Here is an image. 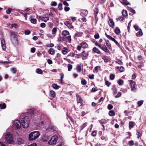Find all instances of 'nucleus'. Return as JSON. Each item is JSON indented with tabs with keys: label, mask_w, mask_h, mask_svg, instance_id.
Here are the masks:
<instances>
[{
	"label": "nucleus",
	"mask_w": 146,
	"mask_h": 146,
	"mask_svg": "<svg viewBox=\"0 0 146 146\" xmlns=\"http://www.w3.org/2000/svg\"><path fill=\"white\" fill-rule=\"evenodd\" d=\"M142 134V132L141 131H137V138H139V137H140L141 136Z\"/></svg>",
	"instance_id": "obj_38"
},
{
	"label": "nucleus",
	"mask_w": 146,
	"mask_h": 146,
	"mask_svg": "<svg viewBox=\"0 0 146 146\" xmlns=\"http://www.w3.org/2000/svg\"><path fill=\"white\" fill-rule=\"evenodd\" d=\"M8 8L7 10L6 11V12L7 14H10L12 10V9L11 8H9V7H5V9H6Z\"/></svg>",
	"instance_id": "obj_23"
},
{
	"label": "nucleus",
	"mask_w": 146,
	"mask_h": 146,
	"mask_svg": "<svg viewBox=\"0 0 146 146\" xmlns=\"http://www.w3.org/2000/svg\"><path fill=\"white\" fill-rule=\"evenodd\" d=\"M42 20L45 22H46L49 20V18L48 17H43L42 18Z\"/></svg>",
	"instance_id": "obj_49"
},
{
	"label": "nucleus",
	"mask_w": 146,
	"mask_h": 146,
	"mask_svg": "<svg viewBox=\"0 0 146 146\" xmlns=\"http://www.w3.org/2000/svg\"><path fill=\"white\" fill-rule=\"evenodd\" d=\"M69 32L66 30H64L63 31L62 33V35L64 36H66L67 35H69Z\"/></svg>",
	"instance_id": "obj_24"
},
{
	"label": "nucleus",
	"mask_w": 146,
	"mask_h": 146,
	"mask_svg": "<svg viewBox=\"0 0 146 146\" xmlns=\"http://www.w3.org/2000/svg\"><path fill=\"white\" fill-rule=\"evenodd\" d=\"M105 34L106 36L108 39L111 40L112 41L114 39V38L112 37L111 36L107 35L106 33H105Z\"/></svg>",
	"instance_id": "obj_37"
},
{
	"label": "nucleus",
	"mask_w": 146,
	"mask_h": 146,
	"mask_svg": "<svg viewBox=\"0 0 146 146\" xmlns=\"http://www.w3.org/2000/svg\"><path fill=\"white\" fill-rule=\"evenodd\" d=\"M121 92H118V93L117 94V95L115 96V98H119V97H120V96H121Z\"/></svg>",
	"instance_id": "obj_51"
},
{
	"label": "nucleus",
	"mask_w": 146,
	"mask_h": 146,
	"mask_svg": "<svg viewBox=\"0 0 146 146\" xmlns=\"http://www.w3.org/2000/svg\"><path fill=\"white\" fill-rule=\"evenodd\" d=\"M48 53L52 55L54 54L55 53L54 49L52 48H50L48 51Z\"/></svg>",
	"instance_id": "obj_27"
},
{
	"label": "nucleus",
	"mask_w": 146,
	"mask_h": 146,
	"mask_svg": "<svg viewBox=\"0 0 146 146\" xmlns=\"http://www.w3.org/2000/svg\"><path fill=\"white\" fill-rule=\"evenodd\" d=\"M29 117L26 116L22 118L21 121V124L23 128H27L29 125Z\"/></svg>",
	"instance_id": "obj_2"
},
{
	"label": "nucleus",
	"mask_w": 146,
	"mask_h": 146,
	"mask_svg": "<svg viewBox=\"0 0 146 146\" xmlns=\"http://www.w3.org/2000/svg\"><path fill=\"white\" fill-rule=\"evenodd\" d=\"M76 70L77 72H80L81 71V66L79 65L78 66Z\"/></svg>",
	"instance_id": "obj_50"
},
{
	"label": "nucleus",
	"mask_w": 146,
	"mask_h": 146,
	"mask_svg": "<svg viewBox=\"0 0 146 146\" xmlns=\"http://www.w3.org/2000/svg\"><path fill=\"white\" fill-rule=\"evenodd\" d=\"M41 124L40 123V121L38 122L37 123H36V125L38 129H40L42 127V126L41 125Z\"/></svg>",
	"instance_id": "obj_29"
},
{
	"label": "nucleus",
	"mask_w": 146,
	"mask_h": 146,
	"mask_svg": "<svg viewBox=\"0 0 146 146\" xmlns=\"http://www.w3.org/2000/svg\"><path fill=\"white\" fill-rule=\"evenodd\" d=\"M64 24L70 29H72L73 27V26L72 25L69 21H66L64 23Z\"/></svg>",
	"instance_id": "obj_11"
},
{
	"label": "nucleus",
	"mask_w": 146,
	"mask_h": 146,
	"mask_svg": "<svg viewBox=\"0 0 146 146\" xmlns=\"http://www.w3.org/2000/svg\"><path fill=\"white\" fill-rule=\"evenodd\" d=\"M106 42V46L108 48L110 49H111V45L109 41L108 40H105Z\"/></svg>",
	"instance_id": "obj_16"
},
{
	"label": "nucleus",
	"mask_w": 146,
	"mask_h": 146,
	"mask_svg": "<svg viewBox=\"0 0 146 146\" xmlns=\"http://www.w3.org/2000/svg\"><path fill=\"white\" fill-rule=\"evenodd\" d=\"M88 14V11L86 10H82L81 13L80 15L82 17H85Z\"/></svg>",
	"instance_id": "obj_10"
},
{
	"label": "nucleus",
	"mask_w": 146,
	"mask_h": 146,
	"mask_svg": "<svg viewBox=\"0 0 146 146\" xmlns=\"http://www.w3.org/2000/svg\"><path fill=\"white\" fill-rule=\"evenodd\" d=\"M133 27L134 28L135 30L137 31H139L140 29H141L139 27L136 25H134Z\"/></svg>",
	"instance_id": "obj_44"
},
{
	"label": "nucleus",
	"mask_w": 146,
	"mask_h": 146,
	"mask_svg": "<svg viewBox=\"0 0 146 146\" xmlns=\"http://www.w3.org/2000/svg\"><path fill=\"white\" fill-rule=\"evenodd\" d=\"M32 16H31L30 17V21L32 23L35 24L37 21V20L35 18H33L32 17Z\"/></svg>",
	"instance_id": "obj_21"
},
{
	"label": "nucleus",
	"mask_w": 146,
	"mask_h": 146,
	"mask_svg": "<svg viewBox=\"0 0 146 146\" xmlns=\"http://www.w3.org/2000/svg\"><path fill=\"white\" fill-rule=\"evenodd\" d=\"M120 2L122 4L127 5L129 4V3L127 1V0H120Z\"/></svg>",
	"instance_id": "obj_22"
},
{
	"label": "nucleus",
	"mask_w": 146,
	"mask_h": 146,
	"mask_svg": "<svg viewBox=\"0 0 146 146\" xmlns=\"http://www.w3.org/2000/svg\"><path fill=\"white\" fill-rule=\"evenodd\" d=\"M117 20H119L120 21H122L124 20V18L122 17H119L116 19Z\"/></svg>",
	"instance_id": "obj_62"
},
{
	"label": "nucleus",
	"mask_w": 146,
	"mask_h": 146,
	"mask_svg": "<svg viewBox=\"0 0 146 146\" xmlns=\"http://www.w3.org/2000/svg\"><path fill=\"white\" fill-rule=\"evenodd\" d=\"M58 39L60 41H63L65 40V38L64 37L60 36L58 38Z\"/></svg>",
	"instance_id": "obj_48"
},
{
	"label": "nucleus",
	"mask_w": 146,
	"mask_h": 146,
	"mask_svg": "<svg viewBox=\"0 0 146 146\" xmlns=\"http://www.w3.org/2000/svg\"><path fill=\"white\" fill-rule=\"evenodd\" d=\"M40 133L39 131H34L30 133L29 135V140L33 141L39 137Z\"/></svg>",
	"instance_id": "obj_3"
},
{
	"label": "nucleus",
	"mask_w": 146,
	"mask_h": 146,
	"mask_svg": "<svg viewBox=\"0 0 146 146\" xmlns=\"http://www.w3.org/2000/svg\"><path fill=\"white\" fill-rule=\"evenodd\" d=\"M124 68L123 66H121L119 68V71L121 72H123L124 70Z\"/></svg>",
	"instance_id": "obj_63"
},
{
	"label": "nucleus",
	"mask_w": 146,
	"mask_h": 146,
	"mask_svg": "<svg viewBox=\"0 0 146 146\" xmlns=\"http://www.w3.org/2000/svg\"><path fill=\"white\" fill-rule=\"evenodd\" d=\"M143 100H140L138 101L137 104L139 106H141L143 103Z\"/></svg>",
	"instance_id": "obj_45"
},
{
	"label": "nucleus",
	"mask_w": 146,
	"mask_h": 146,
	"mask_svg": "<svg viewBox=\"0 0 146 146\" xmlns=\"http://www.w3.org/2000/svg\"><path fill=\"white\" fill-rule=\"evenodd\" d=\"M58 139V137L56 135L52 136L48 141V143L50 145L54 144L56 143Z\"/></svg>",
	"instance_id": "obj_6"
},
{
	"label": "nucleus",
	"mask_w": 146,
	"mask_h": 146,
	"mask_svg": "<svg viewBox=\"0 0 146 146\" xmlns=\"http://www.w3.org/2000/svg\"><path fill=\"white\" fill-rule=\"evenodd\" d=\"M99 121L100 124L102 125L103 127V130H105V126L104 125V124L106 123H107V121L105 119H102L101 120H99Z\"/></svg>",
	"instance_id": "obj_9"
},
{
	"label": "nucleus",
	"mask_w": 146,
	"mask_h": 146,
	"mask_svg": "<svg viewBox=\"0 0 146 146\" xmlns=\"http://www.w3.org/2000/svg\"><path fill=\"white\" fill-rule=\"evenodd\" d=\"M36 72L38 74H42L43 73L42 71L40 68H37L36 70Z\"/></svg>",
	"instance_id": "obj_31"
},
{
	"label": "nucleus",
	"mask_w": 146,
	"mask_h": 146,
	"mask_svg": "<svg viewBox=\"0 0 146 146\" xmlns=\"http://www.w3.org/2000/svg\"><path fill=\"white\" fill-rule=\"evenodd\" d=\"M102 58L104 60V62L106 63H107L108 62V57L106 56H102Z\"/></svg>",
	"instance_id": "obj_25"
},
{
	"label": "nucleus",
	"mask_w": 146,
	"mask_h": 146,
	"mask_svg": "<svg viewBox=\"0 0 146 146\" xmlns=\"http://www.w3.org/2000/svg\"><path fill=\"white\" fill-rule=\"evenodd\" d=\"M94 37L95 39H98L100 37L98 33H96L94 35Z\"/></svg>",
	"instance_id": "obj_56"
},
{
	"label": "nucleus",
	"mask_w": 146,
	"mask_h": 146,
	"mask_svg": "<svg viewBox=\"0 0 146 146\" xmlns=\"http://www.w3.org/2000/svg\"><path fill=\"white\" fill-rule=\"evenodd\" d=\"M6 104L5 103L3 104H0V109H5L6 108Z\"/></svg>",
	"instance_id": "obj_28"
},
{
	"label": "nucleus",
	"mask_w": 146,
	"mask_h": 146,
	"mask_svg": "<svg viewBox=\"0 0 146 146\" xmlns=\"http://www.w3.org/2000/svg\"><path fill=\"white\" fill-rule=\"evenodd\" d=\"M102 50L104 51L106 53L109 52L110 51L108 49V48L106 46L104 47H103L102 49Z\"/></svg>",
	"instance_id": "obj_34"
},
{
	"label": "nucleus",
	"mask_w": 146,
	"mask_h": 146,
	"mask_svg": "<svg viewBox=\"0 0 146 146\" xmlns=\"http://www.w3.org/2000/svg\"><path fill=\"white\" fill-rule=\"evenodd\" d=\"M81 83L82 85H86L87 84V82L85 80L83 79L81 80Z\"/></svg>",
	"instance_id": "obj_46"
},
{
	"label": "nucleus",
	"mask_w": 146,
	"mask_h": 146,
	"mask_svg": "<svg viewBox=\"0 0 146 146\" xmlns=\"http://www.w3.org/2000/svg\"><path fill=\"white\" fill-rule=\"evenodd\" d=\"M111 89L113 90V95L116 94L117 92V89L115 86H113Z\"/></svg>",
	"instance_id": "obj_17"
},
{
	"label": "nucleus",
	"mask_w": 146,
	"mask_h": 146,
	"mask_svg": "<svg viewBox=\"0 0 146 146\" xmlns=\"http://www.w3.org/2000/svg\"><path fill=\"white\" fill-rule=\"evenodd\" d=\"M113 41L115 44L118 47H120V45L119 43L115 40V39L114 38V40H113Z\"/></svg>",
	"instance_id": "obj_52"
},
{
	"label": "nucleus",
	"mask_w": 146,
	"mask_h": 146,
	"mask_svg": "<svg viewBox=\"0 0 146 146\" xmlns=\"http://www.w3.org/2000/svg\"><path fill=\"white\" fill-rule=\"evenodd\" d=\"M129 82L130 84V87L131 91L133 92H135L137 90V85L135 82L133 80H129Z\"/></svg>",
	"instance_id": "obj_5"
},
{
	"label": "nucleus",
	"mask_w": 146,
	"mask_h": 146,
	"mask_svg": "<svg viewBox=\"0 0 146 146\" xmlns=\"http://www.w3.org/2000/svg\"><path fill=\"white\" fill-rule=\"evenodd\" d=\"M10 38L11 41L15 45L17 46L18 44L17 38L14 33H11Z\"/></svg>",
	"instance_id": "obj_4"
},
{
	"label": "nucleus",
	"mask_w": 146,
	"mask_h": 146,
	"mask_svg": "<svg viewBox=\"0 0 146 146\" xmlns=\"http://www.w3.org/2000/svg\"><path fill=\"white\" fill-rule=\"evenodd\" d=\"M52 87L54 89H58L60 88L59 86L57 84H52Z\"/></svg>",
	"instance_id": "obj_36"
},
{
	"label": "nucleus",
	"mask_w": 146,
	"mask_h": 146,
	"mask_svg": "<svg viewBox=\"0 0 146 146\" xmlns=\"http://www.w3.org/2000/svg\"><path fill=\"white\" fill-rule=\"evenodd\" d=\"M105 84L108 87L111 84V83L109 82V81L106 80L105 81Z\"/></svg>",
	"instance_id": "obj_61"
},
{
	"label": "nucleus",
	"mask_w": 146,
	"mask_h": 146,
	"mask_svg": "<svg viewBox=\"0 0 146 146\" xmlns=\"http://www.w3.org/2000/svg\"><path fill=\"white\" fill-rule=\"evenodd\" d=\"M13 127L15 128L16 129H18L21 128V123L20 121L18 120H16L13 121Z\"/></svg>",
	"instance_id": "obj_7"
},
{
	"label": "nucleus",
	"mask_w": 146,
	"mask_h": 146,
	"mask_svg": "<svg viewBox=\"0 0 146 146\" xmlns=\"http://www.w3.org/2000/svg\"><path fill=\"white\" fill-rule=\"evenodd\" d=\"M1 41L2 48L3 50H5L6 49V46L5 40L3 38H1Z\"/></svg>",
	"instance_id": "obj_8"
},
{
	"label": "nucleus",
	"mask_w": 146,
	"mask_h": 146,
	"mask_svg": "<svg viewBox=\"0 0 146 146\" xmlns=\"http://www.w3.org/2000/svg\"><path fill=\"white\" fill-rule=\"evenodd\" d=\"M109 114L110 116H113L115 115V113L114 111L113 110H111L109 111Z\"/></svg>",
	"instance_id": "obj_35"
},
{
	"label": "nucleus",
	"mask_w": 146,
	"mask_h": 146,
	"mask_svg": "<svg viewBox=\"0 0 146 146\" xmlns=\"http://www.w3.org/2000/svg\"><path fill=\"white\" fill-rule=\"evenodd\" d=\"M129 145L130 146H132L133 145V141L132 140H131L129 141Z\"/></svg>",
	"instance_id": "obj_54"
},
{
	"label": "nucleus",
	"mask_w": 146,
	"mask_h": 146,
	"mask_svg": "<svg viewBox=\"0 0 146 146\" xmlns=\"http://www.w3.org/2000/svg\"><path fill=\"white\" fill-rule=\"evenodd\" d=\"M98 13V10L97 8H96L95 9V10L94 11V15L95 16V19H96V16H97V15Z\"/></svg>",
	"instance_id": "obj_39"
},
{
	"label": "nucleus",
	"mask_w": 146,
	"mask_h": 146,
	"mask_svg": "<svg viewBox=\"0 0 146 146\" xmlns=\"http://www.w3.org/2000/svg\"><path fill=\"white\" fill-rule=\"evenodd\" d=\"M68 70L70 71L72 68V65L68 64Z\"/></svg>",
	"instance_id": "obj_47"
},
{
	"label": "nucleus",
	"mask_w": 146,
	"mask_h": 146,
	"mask_svg": "<svg viewBox=\"0 0 146 146\" xmlns=\"http://www.w3.org/2000/svg\"><path fill=\"white\" fill-rule=\"evenodd\" d=\"M81 46L83 48H87L88 47V45L86 42H83L81 44Z\"/></svg>",
	"instance_id": "obj_15"
},
{
	"label": "nucleus",
	"mask_w": 146,
	"mask_h": 146,
	"mask_svg": "<svg viewBox=\"0 0 146 146\" xmlns=\"http://www.w3.org/2000/svg\"><path fill=\"white\" fill-rule=\"evenodd\" d=\"M113 107V106L111 104H109L108 106V108L109 110H111L112 109Z\"/></svg>",
	"instance_id": "obj_58"
},
{
	"label": "nucleus",
	"mask_w": 146,
	"mask_h": 146,
	"mask_svg": "<svg viewBox=\"0 0 146 146\" xmlns=\"http://www.w3.org/2000/svg\"><path fill=\"white\" fill-rule=\"evenodd\" d=\"M5 139L7 142L9 144H12L14 143L13 139V135L10 132H7L4 134Z\"/></svg>",
	"instance_id": "obj_1"
},
{
	"label": "nucleus",
	"mask_w": 146,
	"mask_h": 146,
	"mask_svg": "<svg viewBox=\"0 0 146 146\" xmlns=\"http://www.w3.org/2000/svg\"><path fill=\"white\" fill-rule=\"evenodd\" d=\"M110 78L111 80H113L115 78V75L113 74H111L110 75Z\"/></svg>",
	"instance_id": "obj_57"
},
{
	"label": "nucleus",
	"mask_w": 146,
	"mask_h": 146,
	"mask_svg": "<svg viewBox=\"0 0 146 146\" xmlns=\"http://www.w3.org/2000/svg\"><path fill=\"white\" fill-rule=\"evenodd\" d=\"M120 91H121L123 93H125L127 92V90L126 89H123V88H121L120 90Z\"/></svg>",
	"instance_id": "obj_59"
},
{
	"label": "nucleus",
	"mask_w": 146,
	"mask_h": 146,
	"mask_svg": "<svg viewBox=\"0 0 146 146\" xmlns=\"http://www.w3.org/2000/svg\"><path fill=\"white\" fill-rule=\"evenodd\" d=\"M12 28H17L18 27V25L16 23H13L11 25Z\"/></svg>",
	"instance_id": "obj_42"
},
{
	"label": "nucleus",
	"mask_w": 146,
	"mask_h": 146,
	"mask_svg": "<svg viewBox=\"0 0 146 146\" xmlns=\"http://www.w3.org/2000/svg\"><path fill=\"white\" fill-rule=\"evenodd\" d=\"M52 33L53 34H55L57 32V29L56 27L54 28L52 31Z\"/></svg>",
	"instance_id": "obj_43"
},
{
	"label": "nucleus",
	"mask_w": 146,
	"mask_h": 146,
	"mask_svg": "<svg viewBox=\"0 0 146 146\" xmlns=\"http://www.w3.org/2000/svg\"><path fill=\"white\" fill-rule=\"evenodd\" d=\"M83 33L82 32H77L74 35V37H81L82 36Z\"/></svg>",
	"instance_id": "obj_18"
},
{
	"label": "nucleus",
	"mask_w": 146,
	"mask_h": 146,
	"mask_svg": "<svg viewBox=\"0 0 146 146\" xmlns=\"http://www.w3.org/2000/svg\"><path fill=\"white\" fill-rule=\"evenodd\" d=\"M122 15L124 17H127V11L126 10H124L122 12Z\"/></svg>",
	"instance_id": "obj_33"
},
{
	"label": "nucleus",
	"mask_w": 146,
	"mask_h": 146,
	"mask_svg": "<svg viewBox=\"0 0 146 146\" xmlns=\"http://www.w3.org/2000/svg\"><path fill=\"white\" fill-rule=\"evenodd\" d=\"M115 62L120 65H122L123 64L121 60L118 58L116 59H115Z\"/></svg>",
	"instance_id": "obj_32"
},
{
	"label": "nucleus",
	"mask_w": 146,
	"mask_h": 146,
	"mask_svg": "<svg viewBox=\"0 0 146 146\" xmlns=\"http://www.w3.org/2000/svg\"><path fill=\"white\" fill-rule=\"evenodd\" d=\"M49 96L50 97V99L54 98L56 96L55 92L52 90L50 91V92Z\"/></svg>",
	"instance_id": "obj_14"
},
{
	"label": "nucleus",
	"mask_w": 146,
	"mask_h": 146,
	"mask_svg": "<svg viewBox=\"0 0 146 146\" xmlns=\"http://www.w3.org/2000/svg\"><path fill=\"white\" fill-rule=\"evenodd\" d=\"M78 56H84V57H86L87 56H88V54L86 53V52L84 51L83 52H82L80 55H78Z\"/></svg>",
	"instance_id": "obj_40"
},
{
	"label": "nucleus",
	"mask_w": 146,
	"mask_h": 146,
	"mask_svg": "<svg viewBox=\"0 0 146 146\" xmlns=\"http://www.w3.org/2000/svg\"><path fill=\"white\" fill-rule=\"evenodd\" d=\"M109 26L111 28H113L114 27V23L112 19H110L109 21Z\"/></svg>",
	"instance_id": "obj_13"
},
{
	"label": "nucleus",
	"mask_w": 146,
	"mask_h": 146,
	"mask_svg": "<svg viewBox=\"0 0 146 146\" xmlns=\"http://www.w3.org/2000/svg\"><path fill=\"white\" fill-rule=\"evenodd\" d=\"M92 51L95 53H96L98 54L100 53V51L97 48L94 47L92 49Z\"/></svg>",
	"instance_id": "obj_19"
},
{
	"label": "nucleus",
	"mask_w": 146,
	"mask_h": 146,
	"mask_svg": "<svg viewBox=\"0 0 146 146\" xmlns=\"http://www.w3.org/2000/svg\"><path fill=\"white\" fill-rule=\"evenodd\" d=\"M115 32L117 35H119L120 33V31L118 27L116 28L115 30Z\"/></svg>",
	"instance_id": "obj_26"
},
{
	"label": "nucleus",
	"mask_w": 146,
	"mask_h": 146,
	"mask_svg": "<svg viewBox=\"0 0 146 146\" xmlns=\"http://www.w3.org/2000/svg\"><path fill=\"white\" fill-rule=\"evenodd\" d=\"M27 146H37V145L36 143H33Z\"/></svg>",
	"instance_id": "obj_64"
},
{
	"label": "nucleus",
	"mask_w": 146,
	"mask_h": 146,
	"mask_svg": "<svg viewBox=\"0 0 146 146\" xmlns=\"http://www.w3.org/2000/svg\"><path fill=\"white\" fill-rule=\"evenodd\" d=\"M139 31L136 33V35L137 37L141 36L143 35V32L141 29H140L139 31Z\"/></svg>",
	"instance_id": "obj_20"
},
{
	"label": "nucleus",
	"mask_w": 146,
	"mask_h": 146,
	"mask_svg": "<svg viewBox=\"0 0 146 146\" xmlns=\"http://www.w3.org/2000/svg\"><path fill=\"white\" fill-rule=\"evenodd\" d=\"M24 143V141L22 139L19 138L17 139V143L19 145L23 144Z\"/></svg>",
	"instance_id": "obj_12"
},
{
	"label": "nucleus",
	"mask_w": 146,
	"mask_h": 146,
	"mask_svg": "<svg viewBox=\"0 0 146 146\" xmlns=\"http://www.w3.org/2000/svg\"><path fill=\"white\" fill-rule=\"evenodd\" d=\"M31 31L28 30H26L25 31V35H29Z\"/></svg>",
	"instance_id": "obj_55"
},
{
	"label": "nucleus",
	"mask_w": 146,
	"mask_h": 146,
	"mask_svg": "<svg viewBox=\"0 0 146 146\" xmlns=\"http://www.w3.org/2000/svg\"><path fill=\"white\" fill-rule=\"evenodd\" d=\"M57 3L55 1L52 2H51V5L52 6H56L57 5Z\"/></svg>",
	"instance_id": "obj_60"
},
{
	"label": "nucleus",
	"mask_w": 146,
	"mask_h": 146,
	"mask_svg": "<svg viewBox=\"0 0 146 146\" xmlns=\"http://www.w3.org/2000/svg\"><path fill=\"white\" fill-rule=\"evenodd\" d=\"M123 81L121 79H119L118 81V83L120 85H122L123 83Z\"/></svg>",
	"instance_id": "obj_41"
},
{
	"label": "nucleus",
	"mask_w": 146,
	"mask_h": 146,
	"mask_svg": "<svg viewBox=\"0 0 146 146\" xmlns=\"http://www.w3.org/2000/svg\"><path fill=\"white\" fill-rule=\"evenodd\" d=\"M129 128L130 129L133 127L134 125V123L133 122L131 121L129 122Z\"/></svg>",
	"instance_id": "obj_30"
},
{
	"label": "nucleus",
	"mask_w": 146,
	"mask_h": 146,
	"mask_svg": "<svg viewBox=\"0 0 146 146\" xmlns=\"http://www.w3.org/2000/svg\"><path fill=\"white\" fill-rule=\"evenodd\" d=\"M62 4L61 3H60L58 5V7L60 10H61L62 9Z\"/></svg>",
	"instance_id": "obj_53"
}]
</instances>
